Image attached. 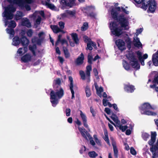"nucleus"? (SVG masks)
<instances>
[{"label": "nucleus", "mask_w": 158, "mask_h": 158, "mask_svg": "<svg viewBox=\"0 0 158 158\" xmlns=\"http://www.w3.org/2000/svg\"><path fill=\"white\" fill-rule=\"evenodd\" d=\"M115 5V6H116ZM127 7H123L120 9L119 7L115 6L111 10V15L114 18H117L119 22H115L110 23V27L112 34L115 36H119L123 33V29L127 30L129 29L128 20L129 16L127 15H122L117 16L118 14L122 10L127 15L129 14V11L127 9Z\"/></svg>", "instance_id": "f257e3e1"}, {"label": "nucleus", "mask_w": 158, "mask_h": 158, "mask_svg": "<svg viewBox=\"0 0 158 158\" xmlns=\"http://www.w3.org/2000/svg\"><path fill=\"white\" fill-rule=\"evenodd\" d=\"M4 3H2V6L5 8L4 11L2 13L3 17L5 18L3 21L5 23V26L8 25V27L11 28H14L16 26V24L14 21H11L8 22L7 20L12 19L13 17V13L16 10V8L14 6H9L7 7L4 6Z\"/></svg>", "instance_id": "f03ea898"}, {"label": "nucleus", "mask_w": 158, "mask_h": 158, "mask_svg": "<svg viewBox=\"0 0 158 158\" xmlns=\"http://www.w3.org/2000/svg\"><path fill=\"white\" fill-rule=\"evenodd\" d=\"M138 4L142 3L141 8L146 10L148 7V11L153 13L156 8V3L155 0H134Z\"/></svg>", "instance_id": "7ed1b4c3"}, {"label": "nucleus", "mask_w": 158, "mask_h": 158, "mask_svg": "<svg viewBox=\"0 0 158 158\" xmlns=\"http://www.w3.org/2000/svg\"><path fill=\"white\" fill-rule=\"evenodd\" d=\"M64 94L63 89L60 88L56 92L52 91L50 94V101L52 106L55 107L58 103L59 100L61 98Z\"/></svg>", "instance_id": "20e7f679"}, {"label": "nucleus", "mask_w": 158, "mask_h": 158, "mask_svg": "<svg viewBox=\"0 0 158 158\" xmlns=\"http://www.w3.org/2000/svg\"><path fill=\"white\" fill-rule=\"evenodd\" d=\"M11 6H14L15 7L16 5H18L21 7L25 6L27 10H30V7L29 5H26V3H30L32 2V0H8Z\"/></svg>", "instance_id": "39448f33"}, {"label": "nucleus", "mask_w": 158, "mask_h": 158, "mask_svg": "<svg viewBox=\"0 0 158 158\" xmlns=\"http://www.w3.org/2000/svg\"><path fill=\"white\" fill-rule=\"evenodd\" d=\"M156 107H152L148 103H145L142 105L140 107L141 113L142 114L147 115H155L156 114L155 112L151 111L152 110H154Z\"/></svg>", "instance_id": "423d86ee"}, {"label": "nucleus", "mask_w": 158, "mask_h": 158, "mask_svg": "<svg viewBox=\"0 0 158 158\" xmlns=\"http://www.w3.org/2000/svg\"><path fill=\"white\" fill-rule=\"evenodd\" d=\"M127 57L130 60V63L133 68L137 70L139 69L140 65L133 54L131 52L126 55Z\"/></svg>", "instance_id": "0eeeda50"}, {"label": "nucleus", "mask_w": 158, "mask_h": 158, "mask_svg": "<svg viewBox=\"0 0 158 158\" xmlns=\"http://www.w3.org/2000/svg\"><path fill=\"white\" fill-rule=\"evenodd\" d=\"M91 70L92 68L91 65H89L86 67L85 75L84 71L81 70L80 71V74L82 80H86L88 82H89L90 81V72L91 71Z\"/></svg>", "instance_id": "6e6552de"}, {"label": "nucleus", "mask_w": 158, "mask_h": 158, "mask_svg": "<svg viewBox=\"0 0 158 158\" xmlns=\"http://www.w3.org/2000/svg\"><path fill=\"white\" fill-rule=\"evenodd\" d=\"M69 88L72 94V99L74 98V92H76L77 89V86L73 85V78L71 76L69 77Z\"/></svg>", "instance_id": "1a4fd4ad"}, {"label": "nucleus", "mask_w": 158, "mask_h": 158, "mask_svg": "<svg viewBox=\"0 0 158 158\" xmlns=\"http://www.w3.org/2000/svg\"><path fill=\"white\" fill-rule=\"evenodd\" d=\"M150 151L153 155L152 158L158 157V139L157 140L156 144L150 148Z\"/></svg>", "instance_id": "9d476101"}, {"label": "nucleus", "mask_w": 158, "mask_h": 158, "mask_svg": "<svg viewBox=\"0 0 158 158\" xmlns=\"http://www.w3.org/2000/svg\"><path fill=\"white\" fill-rule=\"evenodd\" d=\"M60 3L64 6L71 7L75 4V0H61Z\"/></svg>", "instance_id": "9b49d317"}, {"label": "nucleus", "mask_w": 158, "mask_h": 158, "mask_svg": "<svg viewBox=\"0 0 158 158\" xmlns=\"http://www.w3.org/2000/svg\"><path fill=\"white\" fill-rule=\"evenodd\" d=\"M115 43L120 50L123 51L126 49L125 43L122 40L118 39L115 41Z\"/></svg>", "instance_id": "f8f14e48"}, {"label": "nucleus", "mask_w": 158, "mask_h": 158, "mask_svg": "<svg viewBox=\"0 0 158 158\" xmlns=\"http://www.w3.org/2000/svg\"><path fill=\"white\" fill-rule=\"evenodd\" d=\"M80 117L83 123L84 126L86 128H88V125L87 123V117L85 113L82 111H79Z\"/></svg>", "instance_id": "ddd939ff"}, {"label": "nucleus", "mask_w": 158, "mask_h": 158, "mask_svg": "<svg viewBox=\"0 0 158 158\" xmlns=\"http://www.w3.org/2000/svg\"><path fill=\"white\" fill-rule=\"evenodd\" d=\"M136 54L137 55L138 57L139 60L141 63V64L143 65H144V60L148 58V55L147 54H144L143 56H142V53L139 51L137 52H136Z\"/></svg>", "instance_id": "4468645a"}, {"label": "nucleus", "mask_w": 158, "mask_h": 158, "mask_svg": "<svg viewBox=\"0 0 158 158\" xmlns=\"http://www.w3.org/2000/svg\"><path fill=\"white\" fill-rule=\"evenodd\" d=\"M78 129L82 136L85 139H87L88 138L90 139L91 138L90 135L88 133L83 127H78Z\"/></svg>", "instance_id": "2eb2a0df"}, {"label": "nucleus", "mask_w": 158, "mask_h": 158, "mask_svg": "<svg viewBox=\"0 0 158 158\" xmlns=\"http://www.w3.org/2000/svg\"><path fill=\"white\" fill-rule=\"evenodd\" d=\"M32 56L29 54L27 53L23 56L21 58V60L24 62H28L32 60Z\"/></svg>", "instance_id": "dca6fc26"}, {"label": "nucleus", "mask_w": 158, "mask_h": 158, "mask_svg": "<svg viewBox=\"0 0 158 158\" xmlns=\"http://www.w3.org/2000/svg\"><path fill=\"white\" fill-rule=\"evenodd\" d=\"M124 89L125 91L128 93H132L135 90V88L133 85L127 84L125 85Z\"/></svg>", "instance_id": "f3484780"}, {"label": "nucleus", "mask_w": 158, "mask_h": 158, "mask_svg": "<svg viewBox=\"0 0 158 158\" xmlns=\"http://www.w3.org/2000/svg\"><path fill=\"white\" fill-rule=\"evenodd\" d=\"M111 118L114 122L115 124L111 120L110 121V122L116 127V126L119 124V123L120 122V121L118 119V117L115 114H112L111 116Z\"/></svg>", "instance_id": "a211bd4d"}, {"label": "nucleus", "mask_w": 158, "mask_h": 158, "mask_svg": "<svg viewBox=\"0 0 158 158\" xmlns=\"http://www.w3.org/2000/svg\"><path fill=\"white\" fill-rule=\"evenodd\" d=\"M152 61L155 66H158V51L152 55Z\"/></svg>", "instance_id": "6ab92c4d"}, {"label": "nucleus", "mask_w": 158, "mask_h": 158, "mask_svg": "<svg viewBox=\"0 0 158 158\" xmlns=\"http://www.w3.org/2000/svg\"><path fill=\"white\" fill-rule=\"evenodd\" d=\"M156 134L155 132H152L151 134V139L148 142L149 144L152 145L154 143L156 140Z\"/></svg>", "instance_id": "aec40b11"}, {"label": "nucleus", "mask_w": 158, "mask_h": 158, "mask_svg": "<svg viewBox=\"0 0 158 158\" xmlns=\"http://www.w3.org/2000/svg\"><path fill=\"white\" fill-rule=\"evenodd\" d=\"M21 25L23 26H25L29 27H31V23L28 19L26 18H24L22 20Z\"/></svg>", "instance_id": "412c9836"}, {"label": "nucleus", "mask_w": 158, "mask_h": 158, "mask_svg": "<svg viewBox=\"0 0 158 158\" xmlns=\"http://www.w3.org/2000/svg\"><path fill=\"white\" fill-rule=\"evenodd\" d=\"M27 48L25 47L23 48H19L18 50L17 53L20 56H22L27 52Z\"/></svg>", "instance_id": "4be33fe9"}, {"label": "nucleus", "mask_w": 158, "mask_h": 158, "mask_svg": "<svg viewBox=\"0 0 158 158\" xmlns=\"http://www.w3.org/2000/svg\"><path fill=\"white\" fill-rule=\"evenodd\" d=\"M84 57L83 54L81 53L77 59L76 60V63L78 65L82 64L83 62Z\"/></svg>", "instance_id": "5701e85b"}, {"label": "nucleus", "mask_w": 158, "mask_h": 158, "mask_svg": "<svg viewBox=\"0 0 158 158\" xmlns=\"http://www.w3.org/2000/svg\"><path fill=\"white\" fill-rule=\"evenodd\" d=\"M112 145L113 148L114 154L115 157H118V150L115 142L113 141L112 143Z\"/></svg>", "instance_id": "b1692460"}, {"label": "nucleus", "mask_w": 158, "mask_h": 158, "mask_svg": "<svg viewBox=\"0 0 158 158\" xmlns=\"http://www.w3.org/2000/svg\"><path fill=\"white\" fill-rule=\"evenodd\" d=\"M94 85L95 88L97 90V94L101 97L102 96L101 93L103 91L102 88L101 87H99L96 83H95Z\"/></svg>", "instance_id": "393cba45"}, {"label": "nucleus", "mask_w": 158, "mask_h": 158, "mask_svg": "<svg viewBox=\"0 0 158 158\" xmlns=\"http://www.w3.org/2000/svg\"><path fill=\"white\" fill-rule=\"evenodd\" d=\"M21 42L22 45L27 47L29 43V41L26 37L23 36L22 37L21 39Z\"/></svg>", "instance_id": "a878e982"}, {"label": "nucleus", "mask_w": 158, "mask_h": 158, "mask_svg": "<svg viewBox=\"0 0 158 158\" xmlns=\"http://www.w3.org/2000/svg\"><path fill=\"white\" fill-rule=\"evenodd\" d=\"M50 27L53 32L55 33H57L59 32H63V31L60 29L58 26L56 25H51Z\"/></svg>", "instance_id": "bb28decb"}, {"label": "nucleus", "mask_w": 158, "mask_h": 158, "mask_svg": "<svg viewBox=\"0 0 158 158\" xmlns=\"http://www.w3.org/2000/svg\"><path fill=\"white\" fill-rule=\"evenodd\" d=\"M134 44L135 46L139 48L142 46V44L138 38H134Z\"/></svg>", "instance_id": "cd10ccee"}, {"label": "nucleus", "mask_w": 158, "mask_h": 158, "mask_svg": "<svg viewBox=\"0 0 158 158\" xmlns=\"http://www.w3.org/2000/svg\"><path fill=\"white\" fill-rule=\"evenodd\" d=\"M116 127H118L119 129L122 131V132L125 131L128 128V126L127 125L123 126L120 124V123H119V124L116 126Z\"/></svg>", "instance_id": "c85d7f7f"}, {"label": "nucleus", "mask_w": 158, "mask_h": 158, "mask_svg": "<svg viewBox=\"0 0 158 158\" xmlns=\"http://www.w3.org/2000/svg\"><path fill=\"white\" fill-rule=\"evenodd\" d=\"M19 40L18 37L15 36L13 39L12 44L15 46H16L19 44Z\"/></svg>", "instance_id": "c756f323"}, {"label": "nucleus", "mask_w": 158, "mask_h": 158, "mask_svg": "<svg viewBox=\"0 0 158 158\" xmlns=\"http://www.w3.org/2000/svg\"><path fill=\"white\" fill-rule=\"evenodd\" d=\"M127 44V47L130 49V45L131 44V39L128 37V36L127 35H126V36L124 38Z\"/></svg>", "instance_id": "7c9ffc66"}, {"label": "nucleus", "mask_w": 158, "mask_h": 158, "mask_svg": "<svg viewBox=\"0 0 158 158\" xmlns=\"http://www.w3.org/2000/svg\"><path fill=\"white\" fill-rule=\"evenodd\" d=\"M6 30L7 32L10 35V38H11L14 36L15 34L14 30L12 29H6Z\"/></svg>", "instance_id": "2f4dec72"}, {"label": "nucleus", "mask_w": 158, "mask_h": 158, "mask_svg": "<svg viewBox=\"0 0 158 158\" xmlns=\"http://www.w3.org/2000/svg\"><path fill=\"white\" fill-rule=\"evenodd\" d=\"M71 36L72 39L76 44L78 43L79 40L78 38L77 35L76 33H73L71 34Z\"/></svg>", "instance_id": "473e14b6"}, {"label": "nucleus", "mask_w": 158, "mask_h": 158, "mask_svg": "<svg viewBox=\"0 0 158 158\" xmlns=\"http://www.w3.org/2000/svg\"><path fill=\"white\" fill-rule=\"evenodd\" d=\"M110 100V99L107 100L106 98L103 99V104L104 106H106L108 105L110 107L112 106V104L110 102H108Z\"/></svg>", "instance_id": "72a5a7b5"}, {"label": "nucleus", "mask_w": 158, "mask_h": 158, "mask_svg": "<svg viewBox=\"0 0 158 158\" xmlns=\"http://www.w3.org/2000/svg\"><path fill=\"white\" fill-rule=\"evenodd\" d=\"M24 15V14L22 12L20 11H17L15 17L16 20H18L20 19Z\"/></svg>", "instance_id": "f704fd0d"}, {"label": "nucleus", "mask_w": 158, "mask_h": 158, "mask_svg": "<svg viewBox=\"0 0 158 158\" xmlns=\"http://www.w3.org/2000/svg\"><path fill=\"white\" fill-rule=\"evenodd\" d=\"M88 155L90 157L92 158H95L98 156V154L94 151L89 152Z\"/></svg>", "instance_id": "c9c22d12"}, {"label": "nucleus", "mask_w": 158, "mask_h": 158, "mask_svg": "<svg viewBox=\"0 0 158 158\" xmlns=\"http://www.w3.org/2000/svg\"><path fill=\"white\" fill-rule=\"evenodd\" d=\"M104 135L105 136V137L104 138V140L109 145H110V144L108 137L107 132L106 130H104Z\"/></svg>", "instance_id": "e433bc0d"}, {"label": "nucleus", "mask_w": 158, "mask_h": 158, "mask_svg": "<svg viewBox=\"0 0 158 158\" xmlns=\"http://www.w3.org/2000/svg\"><path fill=\"white\" fill-rule=\"evenodd\" d=\"M123 66L124 69L126 70H128L130 69L129 65L125 60H123Z\"/></svg>", "instance_id": "4c0bfd02"}, {"label": "nucleus", "mask_w": 158, "mask_h": 158, "mask_svg": "<svg viewBox=\"0 0 158 158\" xmlns=\"http://www.w3.org/2000/svg\"><path fill=\"white\" fill-rule=\"evenodd\" d=\"M93 137L96 143L99 146H101V141L98 138L97 135H94Z\"/></svg>", "instance_id": "58836bf2"}, {"label": "nucleus", "mask_w": 158, "mask_h": 158, "mask_svg": "<svg viewBox=\"0 0 158 158\" xmlns=\"http://www.w3.org/2000/svg\"><path fill=\"white\" fill-rule=\"evenodd\" d=\"M142 137L144 140H147L149 137L150 135L146 132H143Z\"/></svg>", "instance_id": "ea45409f"}, {"label": "nucleus", "mask_w": 158, "mask_h": 158, "mask_svg": "<svg viewBox=\"0 0 158 158\" xmlns=\"http://www.w3.org/2000/svg\"><path fill=\"white\" fill-rule=\"evenodd\" d=\"M88 27V23L85 22L84 23L82 26L81 27V30L82 31H85L86 30Z\"/></svg>", "instance_id": "a19ab883"}, {"label": "nucleus", "mask_w": 158, "mask_h": 158, "mask_svg": "<svg viewBox=\"0 0 158 158\" xmlns=\"http://www.w3.org/2000/svg\"><path fill=\"white\" fill-rule=\"evenodd\" d=\"M68 15V17L69 18L70 16H73L75 14V11L74 10H67L66 11Z\"/></svg>", "instance_id": "79ce46f5"}, {"label": "nucleus", "mask_w": 158, "mask_h": 158, "mask_svg": "<svg viewBox=\"0 0 158 158\" xmlns=\"http://www.w3.org/2000/svg\"><path fill=\"white\" fill-rule=\"evenodd\" d=\"M66 18H69L68 17V15L66 11L65 13L60 15V19H64Z\"/></svg>", "instance_id": "37998d69"}, {"label": "nucleus", "mask_w": 158, "mask_h": 158, "mask_svg": "<svg viewBox=\"0 0 158 158\" xmlns=\"http://www.w3.org/2000/svg\"><path fill=\"white\" fill-rule=\"evenodd\" d=\"M85 92L87 97H89L90 96L91 93L90 89L88 86H87L85 88Z\"/></svg>", "instance_id": "c03bdc74"}, {"label": "nucleus", "mask_w": 158, "mask_h": 158, "mask_svg": "<svg viewBox=\"0 0 158 158\" xmlns=\"http://www.w3.org/2000/svg\"><path fill=\"white\" fill-rule=\"evenodd\" d=\"M63 50L65 57L67 58H69L70 56V54L67 49L66 48L64 47Z\"/></svg>", "instance_id": "a18cd8bd"}, {"label": "nucleus", "mask_w": 158, "mask_h": 158, "mask_svg": "<svg viewBox=\"0 0 158 158\" xmlns=\"http://www.w3.org/2000/svg\"><path fill=\"white\" fill-rule=\"evenodd\" d=\"M36 47L35 45H33L32 46L30 45L29 47V49L33 53V54H35V50L36 49Z\"/></svg>", "instance_id": "49530a36"}, {"label": "nucleus", "mask_w": 158, "mask_h": 158, "mask_svg": "<svg viewBox=\"0 0 158 158\" xmlns=\"http://www.w3.org/2000/svg\"><path fill=\"white\" fill-rule=\"evenodd\" d=\"M88 62L89 64H91L92 61H93V57L92 56L91 54H89L88 56Z\"/></svg>", "instance_id": "de8ad7c7"}, {"label": "nucleus", "mask_w": 158, "mask_h": 158, "mask_svg": "<svg viewBox=\"0 0 158 158\" xmlns=\"http://www.w3.org/2000/svg\"><path fill=\"white\" fill-rule=\"evenodd\" d=\"M46 5L51 9H53L55 8V6L53 4L49 3H46Z\"/></svg>", "instance_id": "09e8293b"}, {"label": "nucleus", "mask_w": 158, "mask_h": 158, "mask_svg": "<svg viewBox=\"0 0 158 158\" xmlns=\"http://www.w3.org/2000/svg\"><path fill=\"white\" fill-rule=\"evenodd\" d=\"M60 42L61 44L65 46H67L68 45V44L66 40L63 39L61 40Z\"/></svg>", "instance_id": "8fccbe9b"}, {"label": "nucleus", "mask_w": 158, "mask_h": 158, "mask_svg": "<svg viewBox=\"0 0 158 158\" xmlns=\"http://www.w3.org/2000/svg\"><path fill=\"white\" fill-rule=\"evenodd\" d=\"M26 33L28 36L31 37L33 33V32L31 29H30L27 31Z\"/></svg>", "instance_id": "3c124183"}, {"label": "nucleus", "mask_w": 158, "mask_h": 158, "mask_svg": "<svg viewBox=\"0 0 158 158\" xmlns=\"http://www.w3.org/2000/svg\"><path fill=\"white\" fill-rule=\"evenodd\" d=\"M93 71L96 78L98 79H99V77L98 76V72L97 69L96 68H94L93 69Z\"/></svg>", "instance_id": "603ef678"}, {"label": "nucleus", "mask_w": 158, "mask_h": 158, "mask_svg": "<svg viewBox=\"0 0 158 158\" xmlns=\"http://www.w3.org/2000/svg\"><path fill=\"white\" fill-rule=\"evenodd\" d=\"M59 25L60 27V29L61 30H62V29L64 27V23L62 22H60L59 23Z\"/></svg>", "instance_id": "864d4df0"}, {"label": "nucleus", "mask_w": 158, "mask_h": 158, "mask_svg": "<svg viewBox=\"0 0 158 158\" xmlns=\"http://www.w3.org/2000/svg\"><path fill=\"white\" fill-rule=\"evenodd\" d=\"M129 129L127 130L126 132V134L127 135H130L131 133V131L132 130V127L131 126L129 127Z\"/></svg>", "instance_id": "5fc2aeb1"}, {"label": "nucleus", "mask_w": 158, "mask_h": 158, "mask_svg": "<svg viewBox=\"0 0 158 158\" xmlns=\"http://www.w3.org/2000/svg\"><path fill=\"white\" fill-rule=\"evenodd\" d=\"M45 35V33L43 31L40 32L38 34V36L39 38L42 39Z\"/></svg>", "instance_id": "6e6d98bb"}, {"label": "nucleus", "mask_w": 158, "mask_h": 158, "mask_svg": "<svg viewBox=\"0 0 158 158\" xmlns=\"http://www.w3.org/2000/svg\"><path fill=\"white\" fill-rule=\"evenodd\" d=\"M37 38H34L32 39V42L33 43H35L37 44H40L41 41L40 40H37Z\"/></svg>", "instance_id": "4d7b16f0"}, {"label": "nucleus", "mask_w": 158, "mask_h": 158, "mask_svg": "<svg viewBox=\"0 0 158 158\" xmlns=\"http://www.w3.org/2000/svg\"><path fill=\"white\" fill-rule=\"evenodd\" d=\"M143 31V29L141 28H140L139 29H137L136 30V32L135 33V35L136 36H137V35L141 33Z\"/></svg>", "instance_id": "13d9d810"}, {"label": "nucleus", "mask_w": 158, "mask_h": 158, "mask_svg": "<svg viewBox=\"0 0 158 158\" xmlns=\"http://www.w3.org/2000/svg\"><path fill=\"white\" fill-rule=\"evenodd\" d=\"M41 19V18L40 16H38L37 19L36 20L35 24L39 25L40 23Z\"/></svg>", "instance_id": "bf43d9fd"}, {"label": "nucleus", "mask_w": 158, "mask_h": 158, "mask_svg": "<svg viewBox=\"0 0 158 158\" xmlns=\"http://www.w3.org/2000/svg\"><path fill=\"white\" fill-rule=\"evenodd\" d=\"M60 80L59 79H57L55 80L54 81V84L55 85H59L60 84Z\"/></svg>", "instance_id": "052dcab7"}, {"label": "nucleus", "mask_w": 158, "mask_h": 158, "mask_svg": "<svg viewBox=\"0 0 158 158\" xmlns=\"http://www.w3.org/2000/svg\"><path fill=\"white\" fill-rule=\"evenodd\" d=\"M86 49H89L90 50H91L92 49V47L89 42L87 44Z\"/></svg>", "instance_id": "680f3d73"}, {"label": "nucleus", "mask_w": 158, "mask_h": 158, "mask_svg": "<svg viewBox=\"0 0 158 158\" xmlns=\"http://www.w3.org/2000/svg\"><path fill=\"white\" fill-rule=\"evenodd\" d=\"M130 152L133 155H135L136 153V151L133 148H131L130 149Z\"/></svg>", "instance_id": "e2e57ef3"}, {"label": "nucleus", "mask_w": 158, "mask_h": 158, "mask_svg": "<svg viewBox=\"0 0 158 158\" xmlns=\"http://www.w3.org/2000/svg\"><path fill=\"white\" fill-rule=\"evenodd\" d=\"M71 110L69 108H67L66 110V114L67 116H69L70 115Z\"/></svg>", "instance_id": "0e129e2a"}, {"label": "nucleus", "mask_w": 158, "mask_h": 158, "mask_svg": "<svg viewBox=\"0 0 158 158\" xmlns=\"http://www.w3.org/2000/svg\"><path fill=\"white\" fill-rule=\"evenodd\" d=\"M150 87L151 88L153 89L156 91H158V87H156L155 85H150Z\"/></svg>", "instance_id": "69168bd1"}, {"label": "nucleus", "mask_w": 158, "mask_h": 158, "mask_svg": "<svg viewBox=\"0 0 158 158\" xmlns=\"http://www.w3.org/2000/svg\"><path fill=\"white\" fill-rule=\"evenodd\" d=\"M86 150V148L85 146H82L80 150V153L82 154Z\"/></svg>", "instance_id": "338daca9"}, {"label": "nucleus", "mask_w": 158, "mask_h": 158, "mask_svg": "<svg viewBox=\"0 0 158 158\" xmlns=\"http://www.w3.org/2000/svg\"><path fill=\"white\" fill-rule=\"evenodd\" d=\"M62 36V35H59L58 36V39L57 41L56 42V45L57 46L58 45L59 43L60 42V41L61 40V38Z\"/></svg>", "instance_id": "774afa93"}]
</instances>
